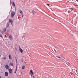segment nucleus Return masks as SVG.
<instances>
[{
  "instance_id": "f257e3e1",
  "label": "nucleus",
  "mask_w": 78,
  "mask_h": 78,
  "mask_svg": "<svg viewBox=\"0 0 78 78\" xmlns=\"http://www.w3.org/2000/svg\"><path fill=\"white\" fill-rule=\"evenodd\" d=\"M72 8H73V7L71 8H68L67 9V11L68 12V13H70V12L72 11L73 9H72Z\"/></svg>"
},
{
  "instance_id": "f03ea898",
  "label": "nucleus",
  "mask_w": 78,
  "mask_h": 78,
  "mask_svg": "<svg viewBox=\"0 0 78 78\" xmlns=\"http://www.w3.org/2000/svg\"><path fill=\"white\" fill-rule=\"evenodd\" d=\"M15 15V12L13 11H12L11 13V17H12V18H13V17H14V16Z\"/></svg>"
},
{
  "instance_id": "7ed1b4c3",
  "label": "nucleus",
  "mask_w": 78,
  "mask_h": 78,
  "mask_svg": "<svg viewBox=\"0 0 78 78\" xmlns=\"http://www.w3.org/2000/svg\"><path fill=\"white\" fill-rule=\"evenodd\" d=\"M19 51H20L21 53H23V50H22V49L21 48H20V46H19Z\"/></svg>"
},
{
  "instance_id": "20e7f679",
  "label": "nucleus",
  "mask_w": 78,
  "mask_h": 78,
  "mask_svg": "<svg viewBox=\"0 0 78 78\" xmlns=\"http://www.w3.org/2000/svg\"><path fill=\"white\" fill-rule=\"evenodd\" d=\"M30 72L31 73V76H33V75H34V72L33 71V70H30Z\"/></svg>"
},
{
  "instance_id": "39448f33",
  "label": "nucleus",
  "mask_w": 78,
  "mask_h": 78,
  "mask_svg": "<svg viewBox=\"0 0 78 78\" xmlns=\"http://www.w3.org/2000/svg\"><path fill=\"white\" fill-rule=\"evenodd\" d=\"M9 22L12 25V23H13V21L12 20H9Z\"/></svg>"
},
{
  "instance_id": "423d86ee",
  "label": "nucleus",
  "mask_w": 78,
  "mask_h": 78,
  "mask_svg": "<svg viewBox=\"0 0 78 78\" xmlns=\"http://www.w3.org/2000/svg\"><path fill=\"white\" fill-rule=\"evenodd\" d=\"M9 73H10V74H12V69H10L9 70Z\"/></svg>"
},
{
  "instance_id": "0eeeda50",
  "label": "nucleus",
  "mask_w": 78,
  "mask_h": 78,
  "mask_svg": "<svg viewBox=\"0 0 78 78\" xmlns=\"http://www.w3.org/2000/svg\"><path fill=\"white\" fill-rule=\"evenodd\" d=\"M9 39L11 41H12L13 39V38L12 37V36L11 35H10L9 36Z\"/></svg>"
},
{
  "instance_id": "6e6552de",
  "label": "nucleus",
  "mask_w": 78,
  "mask_h": 78,
  "mask_svg": "<svg viewBox=\"0 0 78 78\" xmlns=\"http://www.w3.org/2000/svg\"><path fill=\"white\" fill-rule=\"evenodd\" d=\"M5 75L6 76H8V72H5Z\"/></svg>"
},
{
  "instance_id": "1a4fd4ad",
  "label": "nucleus",
  "mask_w": 78,
  "mask_h": 78,
  "mask_svg": "<svg viewBox=\"0 0 78 78\" xmlns=\"http://www.w3.org/2000/svg\"><path fill=\"white\" fill-rule=\"evenodd\" d=\"M5 68L6 69H9V66H8V65H5Z\"/></svg>"
},
{
  "instance_id": "9d476101",
  "label": "nucleus",
  "mask_w": 78,
  "mask_h": 78,
  "mask_svg": "<svg viewBox=\"0 0 78 78\" xmlns=\"http://www.w3.org/2000/svg\"><path fill=\"white\" fill-rule=\"evenodd\" d=\"M12 5L13 7H14V8H15V4L14 3V2H12Z\"/></svg>"
},
{
  "instance_id": "9b49d317",
  "label": "nucleus",
  "mask_w": 78,
  "mask_h": 78,
  "mask_svg": "<svg viewBox=\"0 0 78 78\" xmlns=\"http://www.w3.org/2000/svg\"><path fill=\"white\" fill-rule=\"evenodd\" d=\"M9 58L10 59H12V58H11V55H9Z\"/></svg>"
},
{
  "instance_id": "f8f14e48",
  "label": "nucleus",
  "mask_w": 78,
  "mask_h": 78,
  "mask_svg": "<svg viewBox=\"0 0 78 78\" xmlns=\"http://www.w3.org/2000/svg\"><path fill=\"white\" fill-rule=\"evenodd\" d=\"M9 22H7L6 25V28H8V27H9Z\"/></svg>"
},
{
  "instance_id": "ddd939ff",
  "label": "nucleus",
  "mask_w": 78,
  "mask_h": 78,
  "mask_svg": "<svg viewBox=\"0 0 78 78\" xmlns=\"http://www.w3.org/2000/svg\"><path fill=\"white\" fill-rule=\"evenodd\" d=\"M6 28H5L4 29V30H3V31L4 32V33H5V32H6Z\"/></svg>"
},
{
  "instance_id": "4468645a",
  "label": "nucleus",
  "mask_w": 78,
  "mask_h": 78,
  "mask_svg": "<svg viewBox=\"0 0 78 78\" xmlns=\"http://www.w3.org/2000/svg\"><path fill=\"white\" fill-rule=\"evenodd\" d=\"M10 66H13V63H10Z\"/></svg>"
},
{
  "instance_id": "2eb2a0df",
  "label": "nucleus",
  "mask_w": 78,
  "mask_h": 78,
  "mask_svg": "<svg viewBox=\"0 0 78 78\" xmlns=\"http://www.w3.org/2000/svg\"><path fill=\"white\" fill-rule=\"evenodd\" d=\"M74 6H78V2H77V4H76V5H74Z\"/></svg>"
},
{
  "instance_id": "dca6fc26",
  "label": "nucleus",
  "mask_w": 78,
  "mask_h": 78,
  "mask_svg": "<svg viewBox=\"0 0 78 78\" xmlns=\"http://www.w3.org/2000/svg\"><path fill=\"white\" fill-rule=\"evenodd\" d=\"M25 66H23L22 67V69H25Z\"/></svg>"
},
{
  "instance_id": "f3484780",
  "label": "nucleus",
  "mask_w": 78,
  "mask_h": 78,
  "mask_svg": "<svg viewBox=\"0 0 78 78\" xmlns=\"http://www.w3.org/2000/svg\"><path fill=\"white\" fill-rule=\"evenodd\" d=\"M32 12L33 15H34V13H35V12L34 11H32Z\"/></svg>"
},
{
  "instance_id": "a211bd4d",
  "label": "nucleus",
  "mask_w": 78,
  "mask_h": 78,
  "mask_svg": "<svg viewBox=\"0 0 78 78\" xmlns=\"http://www.w3.org/2000/svg\"><path fill=\"white\" fill-rule=\"evenodd\" d=\"M20 14H22V11L21 10H20Z\"/></svg>"
},
{
  "instance_id": "6ab92c4d",
  "label": "nucleus",
  "mask_w": 78,
  "mask_h": 78,
  "mask_svg": "<svg viewBox=\"0 0 78 78\" xmlns=\"http://www.w3.org/2000/svg\"><path fill=\"white\" fill-rule=\"evenodd\" d=\"M56 57H57V58H58L59 59H61V58L60 56H56Z\"/></svg>"
},
{
  "instance_id": "aec40b11",
  "label": "nucleus",
  "mask_w": 78,
  "mask_h": 78,
  "mask_svg": "<svg viewBox=\"0 0 78 78\" xmlns=\"http://www.w3.org/2000/svg\"><path fill=\"white\" fill-rule=\"evenodd\" d=\"M0 37H1V38H3V37L2 36V35H1V34H0Z\"/></svg>"
},
{
  "instance_id": "412c9836",
  "label": "nucleus",
  "mask_w": 78,
  "mask_h": 78,
  "mask_svg": "<svg viewBox=\"0 0 78 78\" xmlns=\"http://www.w3.org/2000/svg\"><path fill=\"white\" fill-rule=\"evenodd\" d=\"M16 69L17 70V65H16Z\"/></svg>"
},
{
  "instance_id": "4be33fe9",
  "label": "nucleus",
  "mask_w": 78,
  "mask_h": 78,
  "mask_svg": "<svg viewBox=\"0 0 78 78\" xmlns=\"http://www.w3.org/2000/svg\"><path fill=\"white\" fill-rule=\"evenodd\" d=\"M46 5H47V6H49L50 5L49 4H47Z\"/></svg>"
},
{
  "instance_id": "5701e85b",
  "label": "nucleus",
  "mask_w": 78,
  "mask_h": 78,
  "mask_svg": "<svg viewBox=\"0 0 78 78\" xmlns=\"http://www.w3.org/2000/svg\"><path fill=\"white\" fill-rule=\"evenodd\" d=\"M70 74L71 75H72L73 74V73H72V72H71Z\"/></svg>"
},
{
  "instance_id": "b1692460",
  "label": "nucleus",
  "mask_w": 78,
  "mask_h": 78,
  "mask_svg": "<svg viewBox=\"0 0 78 78\" xmlns=\"http://www.w3.org/2000/svg\"><path fill=\"white\" fill-rule=\"evenodd\" d=\"M6 59V57H5L4 58V59L5 60V59Z\"/></svg>"
},
{
  "instance_id": "393cba45",
  "label": "nucleus",
  "mask_w": 78,
  "mask_h": 78,
  "mask_svg": "<svg viewBox=\"0 0 78 78\" xmlns=\"http://www.w3.org/2000/svg\"><path fill=\"white\" fill-rule=\"evenodd\" d=\"M17 69H15V73H16V72H17Z\"/></svg>"
},
{
  "instance_id": "a878e982",
  "label": "nucleus",
  "mask_w": 78,
  "mask_h": 78,
  "mask_svg": "<svg viewBox=\"0 0 78 78\" xmlns=\"http://www.w3.org/2000/svg\"><path fill=\"white\" fill-rule=\"evenodd\" d=\"M61 59H62V60H63V61H66L65 60H64V59H63V58H62Z\"/></svg>"
},
{
  "instance_id": "bb28decb",
  "label": "nucleus",
  "mask_w": 78,
  "mask_h": 78,
  "mask_svg": "<svg viewBox=\"0 0 78 78\" xmlns=\"http://www.w3.org/2000/svg\"><path fill=\"white\" fill-rule=\"evenodd\" d=\"M23 16H24L23 14L22 16V17H23Z\"/></svg>"
},
{
  "instance_id": "cd10ccee",
  "label": "nucleus",
  "mask_w": 78,
  "mask_h": 78,
  "mask_svg": "<svg viewBox=\"0 0 78 78\" xmlns=\"http://www.w3.org/2000/svg\"><path fill=\"white\" fill-rule=\"evenodd\" d=\"M5 37H7V36H6V35H5Z\"/></svg>"
},
{
  "instance_id": "c85d7f7f",
  "label": "nucleus",
  "mask_w": 78,
  "mask_h": 78,
  "mask_svg": "<svg viewBox=\"0 0 78 78\" xmlns=\"http://www.w3.org/2000/svg\"><path fill=\"white\" fill-rule=\"evenodd\" d=\"M78 71H77V70L76 69V72H77Z\"/></svg>"
},
{
  "instance_id": "c756f323",
  "label": "nucleus",
  "mask_w": 78,
  "mask_h": 78,
  "mask_svg": "<svg viewBox=\"0 0 78 78\" xmlns=\"http://www.w3.org/2000/svg\"><path fill=\"white\" fill-rule=\"evenodd\" d=\"M33 78H34V76H33Z\"/></svg>"
},
{
  "instance_id": "7c9ffc66",
  "label": "nucleus",
  "mask_w": 78,
  "mask_h": 78,
  "mask_svg": "<svg viewBox=\"0 0 78 78\" xmlns=\"http://www.w3.org/2000/svg\"><path fill=\"white\" fill-rule=\"evenodd\" d=\"M24 64H27V62H25L24 63Z\"/></svg>"
},
{
  "instance_id": "2f4dec72",
  "label": "nucleus",
  "mask_w": 78,
  "mask_h": 78,
  "mask_svg": "<svg viewBox=\"0 0 78 78\" xmlns=\"http://www.w3.org/2000/svg\"><path fill=\"white\" fill-rule=\"evenodd\" d=\"M0 78H1V76H0Z\"/></svg>"
},
{
  "instance_id": "473e14b6",
  "label": "nucleus",
  "mask_w": 78,
  "mask_h": 78,
  "mask_svg": "<svg viewBox=\"0 0 78 78\" xmlns=\"http://www.w3.org/2000/svg\"><path fill=\"white\" fill-rule=\"evenodd\" d=\"M16 61H17V58H16Z\"/></svg>"
},
{
  "instance_id": "72a5a7b5",
  "label": "nucleus",
  "mask_w": 78,
  "mask_h": 78,
  "mask_svg": "<svg viewBox=\"0 0 78 78\" xmlns=\"http://www.w3.org/2000/svg\"><path fill=\"white\" fill-rule=\"evenodd\" d=\"M77 1V2H78V0H76Z\"/></svg>"
},
{
  "instance_id": "f704fd0d",
  "label": "nucleus",
  "mask_w": 78,
  "mask_h": 78,
  "mask_svg": "<svg viewBox=\"0 0 78 78\" xmlns=\"http://www.w3.org/2000/svg\"><path fill=\"white\" fill-rule=\"evenodd\" d=\"M1 32H2V31L1 30Z\"/></svg>"
},
{
  "instance_id": "c9c22d12",
  "label": "nucleus",
  "mask_w": 78,
  "mask_h": 78,
  "mask_svg": "<svg viewBox=\"0 0 78 78\" xmlns=\"http://www.w3.org/2000/svg\"><path fill=\"white\" fill-rule=\"evenodd\" d=\"M72 1L73 0H72Z\"/></svg>"
},
{
  "instance_id": "e433bc0d",
  "label": "nucleus",
  "mask_w": 78,
  "mask_h": 78,
  "mask_svg": "<svg viewBox=\"0 0 78 78\" xmlns=\"http://www.w3.org/2000/svg\"><path fill=\"white\" fill-rule=\"evenodd\" d=\"M70 1L71 0H69Z\"/></svg>"
}]
</instances>
